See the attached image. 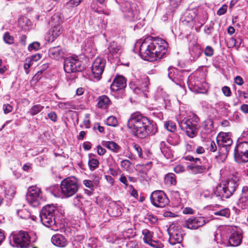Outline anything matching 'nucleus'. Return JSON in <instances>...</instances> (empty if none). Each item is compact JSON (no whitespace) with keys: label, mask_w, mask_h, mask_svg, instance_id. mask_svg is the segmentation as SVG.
Returning <instances> with one entry per match:
<instances>
[{"label":"nucleus","mask_w":248,"mask_h":248,"mask_svg":"<svg viewBox=\"0 0 248 248\" xmlns=\"http://www.w3.org/2000/svg\"><path fill=\"white\" fill-rule=\"evenodd\" d=\"M194 19V16L192 15H191L190 13H186V17H185V20L188 22L189 23L191 21H192Z\"/></svg>","instance_id":"0e129e2a"},{"label":"nucleus","mask_w":248,"mask_h":248,"mask_svg":"<svg viewBox=\"0 0 248 248\" xmlns=\"http://www.w3.org/2000/svg\"><path fill=\"white\" fill-rule=\"evenodd\" d=\"M142 234L144 235L143 237V240L145 243H149V242L152 240L151 237H152V234L151 232L148 230L145 229L142 231Z\"/></svg>","instance_id":"e433bc0d"},{"label":"nucleus","mask_w":248,"mask_h":248,"mask_svg":"<svg viewBox=\"0 0 248 248\" xmlns=\"http://www.w3.org/2000/svg\"><path fill=\"white\" fill-rule=\"evenodd\" d=\"M26 200L33 207H36L40 205L43 201L40 188L33 186L30 187L26 194Z\"/></svg>","instance_id":"9d476101"},{"label":"nucleus","mask_w":248,"mask_h":248,"mask_svg":"<svg viewBox=\"0 0 248 248\" xmlns=\"http://www.w3.org/2000/svg\"><path fill=\"white\" fill-rule=\"evenodd\" d=\"M166 184L171 185H175L176 184L175 175L173 173H169L165 177Z\"/></svg>","instance_id":"2f4dec72"},{"label":"nucleus","mask_w":248,"mask_h":248,"mask_svg":"<svg viewBox=\"0 0 248 248\" xmlns=\"http://www.w3.org/2000/svg\"><path fill=\"white\" fill-rule=\"evenodd\" d=\"M182 240V235L179 233H175L170 235L169 242L172 245H174L175 244L180 245Z\"/></svg>","instance_id":"cd10ccee"},{"label":"nucleus","mask_w":248,"mask_h":248,"mask_svg":"<svg viewBox=\"0 0 248 248\" xmlns=\"http://www.w3.org/2000/svg\"><path fill=\"white\" fill-rule=\"evenodd\" d=\"M83 123L86 127H89V125L90 124V121L89 119V114H86L85 115V118L83 120Z\"/></svg>","instance_id":"69168bd1"},{"label":"nucleus","mask_w":248,"mask_h":248,"mask_svg":"<svg viewBox=\"0 0 248 248\" xmlns=\"http://www.w3.org/2000/svg\"><path fill=\"white\" fill-rule=\"evenodd\" d=\"M97 154L99 155H103L106 153V150L102 148L101 146L98 145L97 147Z\"/></svg>","instance_id":"338daca9"},{"label":"nucleus","mask_w":248,"mask_h":248,"mask_svg":"<svg viewBox=\"0 0 248 248\" xmlns=\"http://www.w3.org/2000/svg\"><path fill=\"white\" fill-rule=\"evenodd\" d=\"M237 43V40H236L234 38H231L228 42V45L229 47H233Z\"/></svg>","instance_id":"052dcab7"},{"label":"nucleus","mask_w":248,"mask_h":248,"mask_svg":"<svg viewBox=\"0 0 248 248\" xmlns=\"http://www.w3.org/2000/svg\"><path fill=\"white\" fill-rule=\"evenodd\" d=\"M63 68L65 72L71 73L81 71L84 66L77 57H68L64 60Z\"/></svg>","instance_id":"0eeeda50"},{"label":"nucleus","mask_w":248,"mask_h":248,"mask_svg":"<svg viewBox=\"0 0 248 248\" xmlns=\"http://www.w3.org/2000/svg\"><path fill=\"white\" fill-rule=\"evenodd\" d=\"M88 164L90 168L95 169L98 166L99 162L97 159L92 158L89 161Z\"/></svg>","instance_id":"49530a36"},{"label":"nucleus","mask_w":248,"mask_h":248,"mask_svg":"<svg viewBox=\"0 0 248 248\" xmlns=\"http://www.w3.org/2000/svg\"><path fill=\"white\" fill-rule=\"evenodd\" d=\"M234 156L235 159L239 162H247L248 161V152L244 153L242 150L235 149Z\"/></svg>","instance_id":"393cba45"},{"label":"nucleus","mask_w":248,"mask_h":248,"mask_svg":"<svg viewBox=\"0 0 248 248\" xmlns=\"http://www.w3.org/2000/svg\"><path fill=\"white\" fill-rule=\"evenodd\" d=\"M225 231L228 234V243L230 246L237 247L241 244L243 238L242 234L236 227L227 226L225 227Z\"/></svg>","instance_id":"1a4fd4ad"},{"label":"nucleus","mask_w":248,"mask_h":248,"mask_svg":"<svg viewBox=\"0 0 248 248\" xmlns=\"http://www.w3.org/2000/svg\"><path fill=\"white\" fill-rule=\"evenodd\" d=\"M201 50L197 46L193 47L190 50V53L194 60L198 58L201 55Z\"/></svg>","instance_id":"f704fd0d"},{"label":"nucleus","mask_w":248,"mask_h":248,"mask_svg":"<svg viewBox=\"0 0 248 248\" xmlns=\"http://www.w3.org/2000/svg\"><path fill=\"white\" fill-rule=\"evenodd\" d=\"M62 22V17L61 13H56L52 17L49 21V24L51 27L61 25Z\"/></svg>","instance_id":"bb28decb"},{"label":"nucleus","mask_w":248,"mask_h":248,"mask_svg":"<svg viewBox=\"0 0 248 248\" xmlns=\"http://www.w3.org/2000/svg\"><path fill=\"white\" fill-rule=\"evenodd\" d=\"M150 199L153 205L157 207H164L169 202L166 194L162 190H155L153 192Z\"/></svg>","instance_id":"f8f14e48"},{"label":"nucleus","mask_w":248,"mask_h":248,"mask_svg":"<svg viewBox=\"0 0 248 248\" xmlns=\"http://www.w3.org/2000/svg\"><path fill=\"white\" fill-rule=\"evenodd\" d=\"M152 44L157 60L162 58L167 51L168 44L166 41L160 38L152 37Z\"/></svg>","instance_id":"9b49d317"},{"label":"nucleus","mask_w":248,"mask_h":248,"mask_svg":"<svg viewBox=\"0 0 248 248\" xmlns=\"http://www.w3.org/2000/svg\"><path fill=\"white\" fill-rule=\"evenodd\" d=\"M98 107L103 109L107 108L110 104L109 98L105 95L99 96L98 98Z\"/></svg>","instance_id":"a878e982"},{"label":"nucleus","mask_w":248,"mask_h":248,"mask_svg":"<svg viewBox=\"0 0 248 248\" xmlns=\"http://www.w3.org/2000/svg\"><path fill=\"white\" fill-rule=\"evenodd\" d=\"M214 23H211L209 27H205L204 29V32L207 35H211L213 31V25Z\"/></svg>","instance_id":"603ef678"},{"label":"nucleus","mask_w":248,"mask_h":248,"mask_svg":"<svg viewBox=\"0 0 248 248\" xmlns=\"http://www.w3.org/2000/svg\"><path fill=\"white\" fill-rule=\"evenodd\" d=\"M121 166L124 170H132L133 167V165L130 161L127 159L123 160L121 162Z\"/></svg>","instance_id":"4c0bfd02"},{"label":"nucleus","mask_w":248,"mask_h":248,"mask_svg":"<svg viewBox=\"0 0 248 248\" xmlns=\"http://www.w3.org/2000/svg\"><path fill=\"white\" fill-rule=\"evenodd\" d=\"M202 126L203 127L206 133H210L213 128V121L211 119H206L202 124Z\"/></svg>","instance_id":"c756f323"},{"label":"nucleus","mask_w":248,"mask_h":248,"mask_svg":"<svg viewBox=\"0 0 248 248\" xmlns=\"http://www.w3.org/2000/svg\"><path fill=\"white\" fill-rule=\"evenodd\" d=\"M240 150H242L244 153L248 152V142H243L239 143L235 148Z\"/></svg>","instance_id":"79ce46f5"},{"label":"nucleus","mask_w":248,"mask_h":248,"mask_svg":"<svg viewBox=\"0 0 248 248\" xmlns=\"http://www.w3.org/2000/svg\"><path fill=\"white\" fill-rule=\"evenodd\" d=\"M205 223V220L203 217H191L185 221L184 226L189 229L195 230L202 226Z\"/></svg>","instance_id":"dca6fc26"},{"label":"nucleus","mask_w":248,"mask_h":248,"mask_svg":"<svg viewBox=\"0 0 248 248\" xmlns=\"http://www.w3.org/2000/svg\"><path fill=\"white\" fill-rule=\"evenodd\" d=\"M238 205L242 208H245L248 206V198L241 196L238 201Z\"/></svg>","instance_id":"a19ab883"},{"label":"nucleus","mask_w":248,"mask_h":248,"mask_svg":"<svg viewBox=\"0 0 248 248\" xmlns=\"http://www.w3.org/2000/svg\"><path fill=\"white\" fill-rule=\"evenodd\" d=\"M104 145L110 150L114 152L118 153L120 149V147L116 143L113 141H107Z\"/></svg>","instance_id":"7c9ffc66"},{"label":"nucleus","mask_w":248,"mask_h":248,"mask_svg":"<svg viewBox=\"0 0 248 248\" xmlns=\"http://www.w3.org/2000/svg\"><path fill=\"white\" fill-rule=\"evenodd\" d=\"M79 187L78 179L74 176L63 179L61 183V193L63 197L68 198L74 195Z\"/></svg>","instance_id":"20e7f679"},{"label":"nucleus","mask_w":248,"mask_h":248,"mask_svg":"<svg viewBox=\"0 0 248 248\" xmlns=\"http://www.w3.org/2000/svg\"><path fill=\"white\" fill-rule=\"evenodd\" d=\"M108 211L112 216L117 217L121 215L122 214V207L116 202H112L108 209Z\"/></svg>","instance_id":"b1692460"},{"label":"nucleus","mask_w":248,"mask_h":248,"mask_svg":"<svg viewBox=\"0 0 248 248\" xmlns=\"http://www.w3.org/2000/svg\"><path fill=\"white\" fill-rule=\"evenodd\" d=\"M184 72L175 68L170 67L168 68L169 78L176 84L180 85L183 80Z\"/></svg>","instance_id":"f3484780"},{"label":"nucleus","mask_w":248,"mask_h":248,"mask_svg":"<svg viewBox=\"0 0 248 248\" xmlns=\"http://www.w3.org/2000/svg\"><path fill=\"white\" fill-rule=\"evenodd\" d=\"M122 11L124 16L128 20L133 21L138 18L140 11L137 4L126 1L121 6Z\"/></svg>","instance_id":"6e6552de"},{"label":"nucleus","mask_w":248,"mask_h":248,"mask_svg":"<svg viewBox=\"0 0 248 248\" xmlns=\"http://www.w3.org/2000/svg\"><path fill=\"white\" fill-rule=\"evenodd\" d=\"M106 124L108 125L115 127L118 124L117 120L116 118L113 116H109L107 120Z\"/></svg>","instance_id":"58836bf2"},{"label":"nucleus","mask_w":248,"mask_h":248,"mask_svg":"<svg viewBox=\"0 0 248 248\" xmlns=\"http://www.w3.org/2000/svg\"><path fill=\"white\" fill-rule=\"evenodd\" d=\"M109 57L117 58L121 53V46L114 42H111L108 47Z\"/></svg>","instance_id":"4be33fe9"},{"label":"nucleus","mask_w":248,"mask_h":248,"mask_svg":"<svg viewBox=\"0 0 248 248\" xmlns=\"http://www.w3.org/2000/svg\"><path fill=\"white\" fill-rule=\"evenodd\" d=\"M40 44L38 42H34L29 45L28 49L29 51L37 50L40 48Z\"/></svg>","instance_id":"37998d69"},{"label":"nucleus","mask_w":248,"mask_h":248,"mask_svg":"<svg viewBox=\"0 0 248 248\" xmlns=\"http://www.w3.org/2000/svg\"><path fill=\"white\" fill-rule=\"evenodd\" d=\"M63 31L62 25L53 26L49 30L47 40L48 42H53L57 38Z\"/></svg>","instance_id":"412c9836"},{"label":"nucleus","mask_w":248,"mask_h":248,"mask_svg":"<svg viewBox=\"0 0 248 248\" xmlns=\"http://www.w3.org/2000/svg\"><path fill=\"white\" fill-rule=\"evenodd\" d=\"M222 91L223 94L226 96H230L231 95V91L229 87L224 86L222 88Z\"/></svg>","instance_id":"4d7b16f0"},{"label":"nucleus","mask_w":248,"mask_h":248,"mask_svg":"<svg viewBox=\"0 0 248 248\" xmlns=\"http://www.w3.org/2000/svg\"><path fill=\"white\" fill-rule=\"evenodd\" d=\"M243 197L248 198V186H245L242 188L241 196Z\"/></svg>","instance_id":"680f3d73"},{"label":"nucleus","mask_w":248,"mask_h":248,"mask_svg":"<svg viewBox=\"0 0 248 248\" xmlns=\"http://www.w3.org/2000/svg\"><path fill=\"white\" fill-rule=\"evenodd\" d=\"M83 184L86 187L90 188L91 190H93V186L91 180H85L83 181Z\"/></svg>","instance_id":"e2e57ef3"},{"label":"nucleus","mask_w":248,"mask_h":248,"mask_svg":"<svg viewBox=\"0 0 248 248\" xmlns=\"http://www.w3.org/2000/svg\"><path fill=\"white\" fill-rule=\"evenodd\" d=\"M152 46L151 37H148L142 41L140 47V53L142 59L151 62L157 60Z\"/></svg>","instance_id":"423d86ee"},{"label":"nucleus","mask_w":248,"mask_h":248,"mask_svg":"<svg viewBox=\"0 0 248 248\" xmlns=\"http://www.w3.org/2000/svg\"><path fill=\"white\" fill-rule=\"evenodd\" d=\"M26 62L24 65V68L26 70V74H28L29 71L27 70L30 68L32 64V62H31V60H29L28 58L26 60Z\"/></svg>","instance_id":"5fc2aeb1"},{"label":"nucleus","mask_w":248,"mask_h":248,"mask_svg":"<svg viewBox=\"0 0 248 248\" xmlns=\"http://www.w3.org/2000/svg\"><path fill=\"white\" fill-rule=\"evenodd\" d=\"M5 194L10 196H13L16 192L15 187L13 186L5 187Z\"/></svg>","instance_id":"a18cd8bd"},{"label":"nucleus","mask_w":248,"mask_h":248,"mask_svg":"<svg viewBox=\"0 0 248 248\" xmlns=\"http://www.w3.org/2000/svg\"><path fill=\"white\" fill-rule=\"evenodd\" d=\"M214 215L229 217L230 216V211L228 208H224L218 211L215 212Z\"/></svg>","instance_id":"c9c22d12"},{"label":"nucleus","mask_w":248,"mask_h":248,"mask_svg":"<svg viewBox=\"0 0 248 248\" xmlns=\"http://www.w3.org/2000/svg\"><path fill=\"white\" fill-rule=\"evenodd\" d=\"M126 86V80L123 76L116 77L112 83L110 88L112 91H117L124 88Z\"/></svg>","instance_id":"a211bd4d"},{"label":"nucleus","mask_w":248,"mask_h":248,"mask_svg":"<svg viewBox=\"0 0 248 248\" xmlns=\"http://www.w3.org/2000/svg\"><path fill=\"white\" fill-rule=\"evenodd\" d=\"M204 54L207 56H212L214 54V49L210 46H207L204 50Z\"/></svg>","instance_id":"09e8293b"},{"label":"nucleus","mask_w":248,"mask_h":248,"mask_svg":"<svg viewBox=\"0 0 248 248\" xmlns=\"http://www.w3.org/2000/svg\"><path fill=\"white\" fill-rule=\"evenodd\" d=\"M106 60L101 58H97L93 62L92 66L93 77L96 80H99L104 70Z\"/></svg>","instance_id":"ddd939ff"},{"label":"nucleus","mask_w":248,"mask_h":248,"mask_svg":"<svg viewBox=\"0 0 248 248\" xmlns=\"http://www.w3.org/2000/svg\"><path fill=\"white\" fill-rule=\"evenodd\" d=\"M217 141L218 146L221 149H224L228 153L230 149V146L232 143V140L228 133H219L217 137Z\"/></svg>","instance_id":"2eb2a0df"},{"label":"nucleus","mask_w":248,"mask_h":248,"mask_svg":"<svg viewBox=\"0 0 248 248\" xmlns=\"http://www.w3.org/2000/svg\"><path fill=\"white\" fill-rule=\"evenodd\" d=\"M227 6L224 4L220 7L217 11V14L219 16H221L225 14L227 11Z\"/></svg>","instance_id":"864d4df0"},{"label":"nucleus","mask_w":248,"mask_h":248,"mask_svg":"<svg viewBox=\"0 0 248 248\" xmlns=\"http://www.w3.org/2000/svg\"><path fill=\"white\" fill-rule=\"evenodd\" d=\"M13 242L17 247L26 248L30 243V237L24 231H20L13 236Z\"/></svg>","instance_id":"4468645a"},{"label":"nucleus","mask_w":248,"mask_h":248,"mask_svg":"<svg viewBox=\"0 0 248 248\" xmlns=\"http://www.w3.org/2000/svg\"><path fill=\"white\" fill-rule=\"evenodd\" d=\"M44 108V106L40 104L33 106L30 110V113L31 115H35L39 113Z\"/></svg>","instance_id":"72a5a7b5"},{"label":"nucleus","mask_w":248,"mask_h":248,"mask_svg":"<svg viewBox=\"0 0 248 248\" xmlns=\"http://www.w3.org/2000/svg\"><path fill=\"white\" fill-rule=\"evenodd\" d=\"M127 126L134 136L141 139L155 135L157 132L156 124L139 112L131 115Z\"/></svg>","instance_id":"f257e3e1"},{"label":"nucleus","mask_w":248,"mask_h":248,"mask_svg":"<svg viewBox=\"0 0 248 248\" xmlns=\"http://www.w3.org/2000/svg\"><path fill=\"white\" fill-rule=\"evenodd\" d=\"M149 80L147 77L144 78L141 81L136 82V87L135 88L136 92L139 93V91L145 92L148 91Z\"/></svg>","instance_id":"5701e85b"},{"label":"nucleus","mask_w":248,"mask_h":248,"mask_svg":"<svg viewBox=\"0 0 248 248\" xmlns=\"http://www.w3.org/2000/svg\"><path fill=\"white\" fill-rule=\"evenodd\" d=\"M81 0H71L67 3V4L71 7L77 6L80 3Z\"/></svg>","instance_id":"6e6d98bb"},{"label":"nucleus","mask_w":248,"mask_h":248,"mask_svg":"<svg viewBox=\"0 0 248 248\" xmlns=\"http://www.w3.org/2000/svg\"><path fill=\"white\" fill-rule=\"evenodd\" d=\"M165 127L170 132H173L176 129V126L175 124L172 122L169 121L165 124Z\"/></svg>","instance_id":"ea45409f"},{"label":"nucleus","mask_w":248,"mask_h":248,"mask_svg":"<svg viewBox=\"0 0 248 248\" xmlns=\"http://www.w3.org/2000/svg\"><path fill=\"white\" fill-rule=\"evenodd\" d=\"M3 40L5 43L12 44L14 43V38L9 33L6 32L3 36Z\"/></svg>","instance_id":"c03bdc74"},{"label":"nucleus","mask_w":248,"mask_h":248,"mask_svg":"<svg viewBox=\"0 0 248 248\" xmlns=\"http://www.w3.org/2000/svg\"><path fill=\"white\" fill-rule=\"evenodd\" d=\"M56 208L54 205H48L44 206L40 214L41 221L43 225L52 230L55 228V211Z\"/></svg>","instance_id":"39448f33"},{"label":"nucleus","mask_w":248,"mask_h":248,"mask_svg":"<svg viewBox=\"0 0 248 248\" xmlns=\"http://www.w3.org/2000/svg\"><path fill=\"white\" fill-rule=\"evenodd\" d=\"M152 164V162L150 161L140 165L142 167V169L145 170H149L151 169Z\"/></svg>","instance_id":"13d9d810"},{"label":"nucleus","mask_w":248,"mask_h":248,"mask_svg":"<svg viewBox=\"0 0 248 248\" xmlns=\"http://www.w3.org/2000/svg\"><path fill=\"white\" fill-rule=\"evenodd\" d=\"M51 242L55 246L62 248L65 247L68 243L65 237L60 234L53 235L51 237Z\"/></svg>","instance_id":"aec40b11"},{"label":"nucleus","mask_w":248,"mask_h":248,"mask_svg":"<svg viewBox=\"0 0 248 248\" xmlns=\"http://www.w3.org/2000/svg\"><path fill=\"white\" fill-rule=\"evenodd\" d=\"M151 246L155 248H162L163 245L157 241L151 240L149 243H148Z\"/></svg>","instance_id":"de8ad7c7"},{"label":"nucleus","mask_w":248,"mask_h":248,"mask_svg":"<svg viewBox=\"0 0 248 248\" xmlns=\"http://www.w3.org/2000/svg\"><path fill=\"white\" fill-rule=\"evenodd\" d=\"M3 109L5 113H8L12 111L13 108L9 104H5L3 105Z\"/></svg>","instance_id":"bf43d9fd"},{"label":"nucleus","mask_w":248,"mask_h":248,"mask_svg":"<svg viewBox=\"0 0 248 248\" xmlns=\"http://www.w3.org/2000/svg\"><path fill=\"white\" fill-rule=\"evenodd\" d=\"M199 121V118L193 113L185 117L179 122V124L181 129L186 132L187 136L193 138L197 134Z\"/></svg>","instance_id":"7ed1b4c3"},{"label":"nucleus","mask_w":248,"mask_h":248,"mask_svg":"<svg viewBox=\"0 0 248 248\" xmlns=\"http://www.w3.org/2000/svg\"><path fill=\"white\" fill-rule=\"evenodd\" d=\"M160 145V150L164 156L167 158H171L172 156V153L171 150L168 147L165 146L164 142H161Z\"/></svg>","instance_id":"c85d7f7f"},{"label":"nucleus","mask_w":248,"mask_h":248,"mask_svg":"<svg viewBox=\"0 0 248 248\" xmlns=\"http://www.w3.org/2000/svg\"><path fill=\"white\" fill-rule=\"evenodd\" d=\"M239 180L238 177L233 175L223 186H217L214 191V195L221 199L230 198L236 190L239 185Z\"/></svg>","instance_id":"f03ea898"},{"label":"nucleus","mask_w":248,"mask_h":248,"mask_svg":"<svg viewBox=\"0 0 248 248\" xmlns=\"http://www.w3.org/2000/svg\"><path fill=\"white\" fill-rule=\"evenodd\" d=\"M17 215L21 218L27 219L31 217L30 212L26 209L23 208L18 210L16 212Z\"/></svg>","instance_id":"473e14b6"},{"label":"nucleus","mask_w":248,"mask_h":248,"mask_svg":"<svg viewBox=\"0 0 248 248\" xmlns=\"http://www.w3.org/2000/svg\"><path fill=\"white\" fill-rule=\"evenodd\" d=\"M48 117L50 119L52 122H56L58 120V117L56 113L54 111H51L48 113L47 114Z\"/></svg>","instance_id":"8fccbe9b"},{"label":"nucleus","mask_w":248,"mask_h":248,"mask_svg":"<svg viewBox=\"0 0 248 248\" xmlns=\"http://www.w3.org/2000/svg\"><path fill=\"white\" fill-rule=\"evenodd\" d=\"M145 220L152 224H155L157 222V218L153 215H148L145 217Z\"/></svg>","instance_id":"3c124183"},{"label":"nucleus","mask_w":248,"mask_h":248,"mask_svg":"<svg viewBox=\"0 0 248 248\" xmlns=\"http://www.w3.org/2000/svg\"><path fill=\"white\" fill-rule=\"evenodd\" d=\"M64 50L60 46L50 47L48 50L49 56L53 59L60 60L64 56Z\"/></svg>","instance_id":"6ab92c4d"},{"label":"nucleus","mask_w":248,"mask_h":248,"mask_svg":"<svg viewBox=\"0 0 248 248\" xmlns=\"http://www.w3.org/2000/svg\"><path fill=\"white\" fill-rule=\"evenodd\" d=\"M234 80L235 83L238 85H242L244 83L243 78L240 76L236 77Z\"/></svg>","instance_id":"774afa93"}]
</instances>
